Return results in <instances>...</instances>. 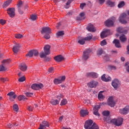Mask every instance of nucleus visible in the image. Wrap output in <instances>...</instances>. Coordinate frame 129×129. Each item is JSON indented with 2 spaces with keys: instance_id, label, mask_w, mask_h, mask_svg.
<instances>
[{
  "instance_id": "obj_1",
  "label": "nucleus",
  "mask_w": 129,
  "mask_h": 129,
  "mask_svg": "<svg viewBox=\"0 0 129 129\" xmlns=\"http://www.w3.org/2000/svg\"><path fill=\"white\" fill-rule=\"evenodd\" d=\"M41 33L42 35H43V37L46 40L50 39V34H51V29L49 27H45L42 28Z\"/></svg>"
},
{
  "instance_id": "obj_2",
  "label": "nucleus",
  "mask_w": 129,
  "mask_h": 129,
  "mask_svg": "<svg viewBox=\"0 0 129 129\" xmlns=\"http://www.w3.org/2000/svg\"><path fill=\"white\" fill-rule=\"evenodd\" d=\"M119 22L121 23V24H123L125 25V24H127L129 22V18L126 17V14L123 13L120 15L119 18Z\"/></svg>"
},
{
  "instance_id": "obj_3",
  "label": "nucleus",
  "mask_w": 129,
  "mask_h": 129,
  "mask_svg": "<svg viewBox=\"0 0 129 129\" xmlns=\"http://www.w3.org/2000/svg\"><path fill=\"white\" fill-rule=\"evenodd\" d=\"M50 45H45L44 47V51H42L40 53V58H46L47 57V55H49L50 54Z\"/></svg>"
},
{
  "instance_id": "obj_4",
  "label": "nucleus",
  "mask_w": 129,
  "mask_h": 129,
  "mask_svg": "<svg viewBox=\"0 0 129 129\" xmlns=\"http://www.w3.org/2000/svg\"><path fill=\"white\" fill-rule=\"evenodd\" d=\"M112 34V32L110 31V30L109 29H103L102 32L100 33V37L101 39H104V38H106L108 36H109V35H111Z\"/></svg>"
},
{
  "instance_id": "obj_5",
  "label": "nucleus",
  "mask_w": 129,
  "mask_h": 129,
  "mask_svg": "<svg viewBox=\"0 0 129 129\" xmlns=\"http://www.w3.org/2000/svg\"><path fill=\"white\" fill-rule=\"evenodd\" d=\"M123 121V119L122 118H118L117 119H112L111 120V122L112 123H114L115 125L117 126H119L122 124V122Z\"/></svg>"
},
{
  "instance_id": "obj_6",
  "label": "nucleus",
  "mask_w": 129,
  "mask_h": 129,
  "mask_svg": "<svg viewBox=\"0 0 129 129\" xmlns=\"http://www.w3.org/2000/svg\"><path fill=\"white\" fill-rule=\"evenodd\" d=\"M115 20V18H114V17H113L112 18H110L109 19L107 20L105 22V26H106V27H112V26L114 25Z\"/></svg>"
},
{
  "instance_id": "obj_7",
  "label": "nucleus",
  "mask_w": 129,
  "mask_h": 129,
  "mask_svg": "<svg viewBox=\"0 0 129 129\" xmlns=\"http://www.w3.org/2000/svg\"><path fill=\"white\" fill-rule=\"evenodd\" d=\"M7 13L10 18H14L16 16V10L15 8H10L7 9Z\"/></svg>"
},
{
  "instance_id": "obj_8",
  "label": "nucleus",
  "mask_w": 129,
  "mask_h": 129,
  "mask_svg": "<svg viewBox=\"0 0 129 129\" xmlns=\"http://www.w3.org/2000/svg\"><path fill=\"white\" fill-rule=\"evenodd\" d=\"M57 99H51L50 100V103L52 105H57V104H59L60 101L61 100V98H62V96L61 95H59L56 97Z\"/></svg>"
},
{
  "instance_id": "obj_9",
  "label": "nucleus",
  "mask_w": 129,
  "mask_h": 129,
  "mask_svg": "<svg viewBox=\"0 0 129 129\" xmlns=\"http://www.w3.org/2000/svg\"><path fill=\"white\" fill-rule=\"evenodd\" d=\"M90 53H91V50L90 49H87L84 51L82 56V60L83 61H86L89 58V54Z\"/></svg>"
},
{
  "instance_id": "obj_10",
  "label": "nucleus",
  "mask_w": 129,
  "mask_h": 129,
  "mask_svg": "<svg viewBox=\"0 0 129 129\" xmlns=\"http://www.w3.org/2000/svg\"><path fill=\"white\" fill-rule=\"evenodd\" d=\"M44 87V85L42 84H33L31 86L32 89L34 90H39V89H42Z\"/></svg>"
},
{
  "instance_id": "obj_11",
  "label": "nucleus",
  "mask_w": 129,
  "mask_h": 129,
  "mask_svg": "<svg viewBox=\"0 0 129 129\" xmlns=\"http://www.w3.org/2000/svg\"><path fill=\"white\" fill-rule=\"evenodd\" d=\"M39 54V52H38V50H33L30 51L26 55V56L27 58H30V57H33V55H34V56H38Z\"/></svg>"
},
{
  "instance_id": "obj_12",
  "label": "nucleus",
  "mask_w": 129,
  "mask_h": 129,
  "mask_svg": "<svg viewBox=\"0 0 129 129\" xmlns=\"http://www.w3.org/2000/svg\"><path fill=\"white\" fill-rule=\"evenodd\" d=\"M120 85V82L118 79H114L112 82V86L115 89H117L119 86Z\"/></svg>"
},
{
  "instance_id": "obj_13",
  "label": "nucleus",
  "mask_w": 129,
  "mask_h": 129,
  "mask_svg": "<svg viewBox=\"0 0 129 129\" xmlns=\"http://www.w3.org/2000/svg\"><path fill=\"white\" fill-rule=\"evenodd\" d=\"M93 121L92 120H87L85 123L84 126L86 129H91L93 125Z\"/></svg>"
},
{
  "instance_id": "obj_14",
  "label": "nucleus",
  "mask_w": 129,
  "mask_h": 129,
  "mask_svg": "<svg viewBox=\"0 0 129 129\" xmlns=\"http://www.w3.org/2000/svg\"><path fill=\"white\" fill-rule=\"evenodd\" d=\"M7 95L9 96V100L10 101H15V99L17 98V95L14 92H10Z\"/></svg>"
},
{
  "instance_id": "obj_15",
  "label": "nucleus",
  "mask_w": 129,
  "mask_h": 129,
  "mask_svg": "<svg viewBox=\"0 0 129 129\" xmlns=\"http://www.w3.org/2000/svg\"><path fill=\"white\" fill-rule=\"evenodd\" d=\"M119 112L121 114H127L129 112V106L127 105L124 108L119 109Z\"/></svg>"
},
{
  "instance_id": "obj_16",
  "label": "nucleus",
  "mask_w": 129,
  "mask_h": 129,
  "mask_svg": "<svg viewBox=\"0 0 129 129\" xmlns=\"http://www.w3.org/2000/svg\"><path fill=\"white\" fill-rule=\"evenodd\" d=\"M98 85V82L96 81H91L88 83V86L90 88H95Z\"/></svg>"
},
{
  "instance_id": "obj_17",
  "label": "nucleus",
  "mask_w": 129,
  "mask_h": 129,
  "mask_svg": "<svg viewBox=\"0 0 129 129\" xmlns=\"http://www.w3.org/2000/svg\"><path fill=\"white\" fill-rule=\"evenodd\" d=\"M20 48H21V44L19 43H16L13 48L14 53L17 54V53L20 51Z\"/></svg>"
},
{
  "instance_id": "obj_18",
  "label": "nucleus",
  "mask_w": 129,
  "mask_h": 129,
  "mask_svg": "<svg viewBox=\"0 0 129 129\" xmlns=\"http://www.w3.org/2000/svg\"><path fill=\"white\" fill-rule=\"evenodd\" d=\"M101 105H95L93 107V113L95 115H96L97 116H99L100 115L99 114V113H98V110H99V108H100Z\"/></svg>"
},
{
  "instance_id": "obj_19",
  "label": "nucleus",
  "mask_w": 129,
  "mask_h": 129,
  "mask_svg": "<svg viewBox=\"0 0 129 129\" xmlns=\"http://www.w3.org/2000/svg\"><path fill=\"white\" fill-rule=\"evenodd\" d=\"M49 122L47 121H43L41 124H40V126L38 129H46L47 127H49Z\"/></svg>"
},
{
  "instance_id": "obj_20",
  "label": "nucleus",
  "mask_w": 129,
  "mask_h": 129,
  "mask_svg": "<svg viewBox=\"0 0 129 129\" xmlns=\"http://www.w3.org/2000/svg\"><path fill=\"white\" fill-rule=\"evenodd\" d=\"M66 79V78L65 76L61 77L58 79H55L54 80V84H60V83H62V82H63V81H64Z\"/></svg>"
},
{
  "instance_id": "obj_21",
  "label": "nucleus",
  "mask_w": 129,
  "mask_h": 129,
  "mask_svg": "<svg viewBox=\"0 0 129 129\" xmlns=\"http://www.w3.org/2000/svg\"><path fill=\"white\" fill-rule=\"evenodd\" d=\"M108 104L111 107H113L115 105V102L113 100V97H110L108 99Z\"/></svg>"
},
{
  "instance_id": "obj_22",
  "label": "nucleus",
  "mask_w": 129,
  "mask_h": 129,
  "mask_svg": "<svg viewBox=\"0 0 129 129\" xmlns=\"http://www.w3.org/2000/svg\"><path fill=\"white\" fill-rule=\"evenodd\" d=\"M19 69H20L21 71L25 72V71H26L27 69H28V67L25 63H22L19 65Z\"/></svg>"
},
{
  "instance_id": "obj_23",
  "label": "nucleus",
  "mask_w": 129,
  "mask_h": 129,
  "mask_svg": "<svg viewBox=\"0 0 129 129\" xmlns=\"http://www.w3.org/2000/svg\"><path fill=\"white\" fill-rule=\"evenodd\" d=\"M87 76L88 77H92L93 78H97L98 75L96 73L90 72L87 74Z\"/></svg>"
},
{
  "instance_id": "obj_24",
  "label": "nucleus",
  "mask_w": 129,
  "mask_h": 129,
  "mask_svg": "<svg viewBox=\"0 0 129 129\" xmlns=\"http://www.w3.org/2000/svg\"><path fill=\"white\" fill-rule=\"evenodd\" d=\"M101 79L102 81H104L105 82H109V81H111V78H110L109 76L105 77V74H103L102 76Z\"/></svg>"
},
{
  "instance_id": "obj_25",
  "label": "nucleus",
  "mask_w": 129,
  "mask_h": 129,
  "mask_svg": "<svg viewBox=\"0 0 129 129\" xmlns=\"http://www.w3.org/2000/svg\"><path fill=\"white\" fill-rule=\"evenodd\" d=\"M116 31L118 33H120V34H126V33H127V31L124 30V28L121 27H118Z\"/></svg>"
},
{
  "instance_id": "obj_26",
  "label": "nucleus",
  "mask_w": 129,
  "mask_h": 129,
  "mask_svg": "<svg viewBox=\"0 0 129 129\" xmlns=\"http://www.w3.org/2000/svg\"><path fill=\"white\" fill-rule=\"evenodd\" d=\"M54 60L56 62H61V61L64 60V57L61 55H59L54 57Z\"/></svg>"
},
{
  "instance_id": "obj_27",
  "label": "nucleus",
  "mask_w": 129,
  "mask_h": 129,
  "mask_svg": "<svg viewBox=\"0 0 129 129\" xmlns=\"http://www.w3.org/2000/svg\"><path fill=\"white\" fill-rule=\"evenodd\" d=\"M85 19V13L84 12H82L80 14L79 16L77 17V20L78 21H81Z\"/></svg>"
},
{
  "instance_id": "obj_28",
  "label": "nucleus",
  "mask_w": 129,
  "mask_h": 129,
  "mask_svg": "<svg viewBox=\"0 0 129 129\" xmlns=\"http://www.w3.org/2000/svg\"><path fill=\"white\" fill-rule=\"evenodd\" d=\"M80 113H81V116H86V115H88V114L89 112L87 110H84V109H82L80 111Z\"/></svg>"
},
{
  "instance_id": "obj_29",
  "label": "nucleus",
  "mask_w": 129,
  "mask_h": 129,
  "mask_svg": "<svg viewBox=\"0 0 129 129\" xmlns=\"http://www.w3.org/2000/svg\"><path fill=\"white\" fill-rule=\"evenodd\" d=\"M113 44H114L116 48H121V45H120V43L119 42V40L114 39L113 41Z\"/></svg>"
},
{
  "instance_id": "obj_30",
  "label": "nucleus",
  "mask_w": 129,
  "mask_h": 129,
  "mask_svg": "<svg viewBox=\"0 0 129 129\" xmlns=\"http://www.w3.org/2000/svg\"><path fill=\"white\" fill-rule=\"evenodd\" d=\"M23 6V2L22 1H20L19 3L17 4V7L18 8V11L19 13L22 15L24 14V12L21 10V8H22Z\"/></svg>"
},
{
  "instance_id": "obj_31",
  "label": "nucleus",
  "mask_w": 129,
  "mask_h": 129,
  "mask_svg": "<svg viewBox=\"0 0 129 129\" xmlns=\"http://www.w3.org/2000/svg\"><path fill=\"white\" fill-rule=\"evenodd\" d=\"M87 30L89 31V32H95L96 31V29L94 28V26H93V25H89L87 27Z\"/></svg>"
},
{
  "instance_id": "obj_32",
  "label": "nucleus",
  "mask_w": 129,
  "mask_h": 129,
  "mask_svg": "<svg viewBox=\"0 0 129 129\" xmlns=\"http://www.w3.org/2000/svg\"><path fill=\"white\" fill-rule=\"evenodd\" d=\"M119 40L122 43H125V42H126V40H127V38H126V36H125V35H121L119 37Z\"/></svg>"
},
{
  "instance_id": "obj_33",
  "label": "nucleus",
  "mask_w": 129,
  "mask_h": 129,
  "mask_svg": "<svg viewBox=\"0 0 129 129\" xmlns=\"http://www.w3.org/2000/svg\"><path fill=\"white\" fill-rule=\"evenodd\" d=\"M103 92H104V91H101L99 92V93H98V98L99 100H102V99H104L105 97L103 95V94H102V93H103Z\"/></svg>"
},
{
  "instance_id": "obj_34",
  "label": "nucleus",
  "mask_w": 129,
  "mask_h": 129,
  "mask_svg": "<svg viewBox=\"0 0 129 129\" xmlns=\"http://www.w3.org/2000/svg\"><path fill=\"white\" fill-rule=\"evenodd\" d=\"M11 4H12V0H8L4 3L3 8H7V7H9Z\"/></svg>"
},
{
  "instance_id": "obj_35",
  "label": "nucleus",
  "mask_w": 129,
  "mask_h": 129,
  "mask_svg": "<svg viewBox=\"0 0 129 129\" xmlns=\"http://www.w3.org/2000/svg\"><path fill=\"white\" fill-rule=\"evenodd\" d=\"M107 5H108V6H109L111 8H113V7L115 6V2L110 1H108L107 2Z\"/></svg>"
},
{
  "instance_id": "obj_36",
  "label": "nucleus",
  "mask_w": 129,
  "mask_h": 129,
  "mask_svg": "<svg viewBox=\"0 0 129 129\" xmlns=\"http://www.w3.org/2000/svg\"><path fill=\"white\" fill-rule=\"evenodd\" d=\"M13 109L15 112H19V105L17 104H14L13 106Z\"/></svg>"
},
{
  "instance_id": "obj_37",
  "label": "nucleus",
  "mask_w": 129,
  "mask_h": 129,
  "mask_svg": "<svg viewBox=\"0 0 129 129\" xmlns=\"http://www.w3.org/2000/svg\"><path fill=\"white\" fill-rule=\"evenodd\" d=\"M30 19L31 21H36V20H37V19H38V17L37 16V15L33 14L30 16Z\"/></svg>"
},
{
  "instance_id": "obj_38",
  "label": "nucleus",
  "mask_w": 129,
  "mask_h": 129,
  "mask_svg": "<svg viewBox=\"0 0 129 129\" xmlns=\"http://www.w3.org/2000/svg\"><path fill=\"white\" fill-rule=\"evenodd\" d=\"M73 0H68V2L66 3V6H64L65 9H69L70 7V4L72 3Z\"/></svg>"
},
{
  "instance_id": "obj_39",
  "label": "nucleus",
  "mask_w": 129,
  "mask_h": 129,
  "mask_svg": "<svg viewBox=\"0 0 129 129\" xmlns=\"http://www.w3.org/2000/svg\"><path fill=\"white\" fill-rule=\"evenodd\" d=\"M68 103V101L66 100V99H63L61 100L60 105L61 106L62 105H66Z\"/></svg>"
},
{
  "instance_id": "obj_40",
  "label": "nucleus",
  "mask_w": 129,
  "mask_h": 129,
  "mask_svg": "<svg viewBox=\"0 0 129 129\" xmlns=\"http://www.w3.org/2000/svg\"><path fill=\"white\" fill-rule=\"evenodd\" d=\"M7 70H8V68L4 66V64L0 65V72L7 71Z\"/></svg>"
},
{
  "instance_id": "obj_41",
  "label": "nucleus",
  "mask_w": 129,
  "mask_h": 129,
  "mask_svg": "<svg viewBox=\"0 0 129 129\" xmlns=\"http://www.w3.org/2000/svg\"><path fill=\"white\" fill-rule=\"evenodd\" d=\"M56 35L57 38L58 37H61V36H63V35H64V31H59L56 33Z\"/></svg>"
},
{
  "instance_id": "obj_42",
  "label": "nucleus",
  "mask_w": 129,
  "mask_h": 129,
  "mask_svg": "<svg viewBox=\"0 0 129 129\" xmlns=\"http://www.w3.org/2000/svg\"><path fill=\"white\" fill-rule=\"evenodd\" d=\"M93 37V36H92V34H90L89 35V36H88L85 38V41H89V40H91V39H92Z\"/></svg>"
},
{
  "instance_id": "obj_43",
  "label": "nucleus",
  "mask_w": 129,
  "mask_h": 129,
  "mask_svg": "<svg viewBox=\"0 0 129 129\" xmlns=\"http://www.w3.org/2000/svg\"><path fill=\"white\" fill-rule=\"evenodd\" d=\"M0 80L2 82H3V83H5V82H7V81H9V78H0Z\"/></svg>"
},
{
  "instance_id": "obj_44",
  "label": "nucleus",
  "mask_w": 129,
  "mask_h": 129,
  "mask_svg": "<svg viewBox=\"0 0 129 129\" xmlns=\"http://www.w3.org/2000/svg\"><path fill=\"white\" fill-rule=\"evenodd\" d=\"M18 99L19 101L25 100V99H26V97L24 95H20L18 97Z\"/></svg>"
},
{
  "instance_id": "obj_45",
  "label": "nucleus",
  "mask_w": 129,
  "mask_h": 129,
  "mask_svg": "<svg viewBox=\"0 0 129 129\" xmlns=\"http://www.w3.org/2000/svg\"><path fill=\"white\" fill-rule=\"evenodd\" d=\"M124 5H125L124 2L122 1L120 3H119V4L118 5V8L119 9H120L122 8V7H124Z\"/></svg>"
},
{
  "instance_id": "obj_46",
  "label": "nucleus",
  "mask_w": 129,
  "mask_h": 129,
  "mask_svg": "<svg viewBox=\"0 0 129 129\" xmlns=\"http://www.w3.org/2000/svg\"><path fill=\"white\" fill-rule=\"evenodd\" d=\"M15 37L16 39H22L23 38V35L21 34H15Z\"/></svg>"
},
{
  "instance_id": "obj_47",
  "label": "nucleus",
  "mask_w": 129,
  "mask_h": 129,
  "mask_svg": "<svg viewBox=\"0 0 129 129\" xmlns=\"http://www.w3.org/2000/svg\"><path fill=\"white\" fill-rule=\"evenodd\" d=\"M78 43L81 45H84L85 44V39H82L79 40Z\"/></svg>"
},
{
  "instance_id": "obj_48",
  "label": "nucleus",
  "mask_w": 129,
  "mask_h": 129,
  "mask_svg": "<svg viewBox=\"0 0 129 129\" xmlns=\"http://www.w3.org/2000/svg\"><path fill=\"white\" fill-rule=\"evenodd\" d=\"M3 65H6V64H9L10 63V59H4L2 61Z\"/></svg>"
},
{
  "instance_id": "obj_49",
  "label": "nucleus",
  "mask_w": 129,
  "mask_h": 129,
  "mask_svg": "<svg viewBox=\"0 0 129 129\" xmlns=\"http://www.w3.org/2000/svg\"><path fill=\"white\" fill-rule=\"evenodd\" d=\"M102 53H103V50H102V48H99L97 51V55L99 56L100 55H101Z\"/></svg>"
},
{
  "instance_id": "obj_50",
  "label": "nucleus",
  "mask_w": 129,
  "mask_h": 129,
  "mask_svg": "<svg viewBox=\"0 0 129 129\" xmlns=\"http://www.w3.org/2000/svg\"><path fill=\"white\" fill-rule=\"evenodd\" d=\"M102 114L104 116H108L109 115V112L108 111H104L103 112Z\"/></svg>"
},
{
  "instance_id": "obj_51",
  "label": "nucleus",
  "mask_w": 129,
  "mask_h": 129,
  "mask_svg": "<svg viewBox=\"0 0 129 129\" xmlns=\"http://www.w3.org/2000/svg\"><path fill=\"white\" fill-rule=\"evenodd\" d=\"M26 80V78L24 76L21 77L19 79L18 81L19 82H24Z\"/></svg>"
},
{
  "instance_id": "obj_52",
  "label": "nucleus",
  "mask_w": 129,
  "mask_h": 129,
  "mask_svg": "<svg viewBox=\"0 0 129 129\" xmlns=\"http://www.w3.org/2000/svg\"><path fill=\"white\" fill-rule=\"evenodd\" d=\"M129 62H127L125 64V67H126V70L129 73Z\"/></svg>"
},
{
  "instance_id": "obj_53",
  "label": "nucleus",
  "mask_w": 129,
  "mask_h": 129,
  "mask_svg": "<svg viewBox=\"0 0 129 129\" xmlns=\"http://www.w3.org/2000/svg\"><path fill=\"white\" fill-rule=\"evenodd\" d=\"M7 23V21L6 20H4L3 19H0V24L4 26Z\"/></svg>"
},
{
  "instance_id": "obj_54",
  "label": "nucleus",
  "mask_w": 129,
  "mask_h": 129,
  "mask_svg": "<svg viewBox=\"0 0 129 129\" xmlns=\"http://www.w3.org/2000/svg\"><path fill=\"white\" fill-rule=\"evenodd\" d=\"M100 44H101V45L102 46H105V45H106L107 44L106 41L105 40H103L101 42Z\"/></svg>"
},
{
  "instance_id": "obj_55",
  "label": "nucleus",
  "mask_w": 129,
  "mask_h": 129,
  "mask_svg": "<svg viewBox=\"0 0 129 129\" xmlns=\"http://www.w3.org/2000/svg\"><path fill=\"white\" fill-rule=\"evenodd\" d=\"M27 109L29 111H33L34 108H33V106H28L27 107Z\"/></svg>"
},
{
  "instance_id": "obj_56",
  "label": "nucleus",
  "mask_w": 129,
  "mask_h": 129,
  "mask_svg": "<svg viewBox=\"0 0 129 129\" xmlns=\"http://www.w3.org/2000/svg\"><path fill=\"white\" fill-rule=\"evenodd\" d=\"M54 71V68L53 67H50L49 69H48V72L49 73H53V72Z\"/></svg>"
},
{
  "instance_id": "obj_57",
  "label": "nucleus",
  "mask_w": 129,
  "mask_h": 129,
  "mask_svg": "<svg viewBox=\"0 0 129 129\" xmlns=\"http://www.w3.org/2000/svg\"><path fill=\"white\" fill-rule=\"evenodd\" d=\"M33 93H30V92H27L26 93V95L27 97H30V96H32V95H33Z\"/></svg>"
},
{
  "instance_id": "obj_58",
  "label": "nucleus",
  "mask_w": 129,
  "mask_h": 129,
  "mask_svg": "<svg viewBox=\"0 0 129 129\" xmlns=\"http://www.w3.org/2000/svg\"><path fill=\"white\" fill-rule=\"evenodd\" d=\"M100 5H103L105 2V0H98Z\"/></svg>"
},
{
  "instance_id": "obj_59",
  "label": "nucleus",
  "mask_w": 129,
  "mask_h": 129,
  "mask_svg": "<svg viewBox=\"0 0 129 129\" xmlns=\"http://www.w3.org/2000/svg\"><path fill=\"white\" fill-rule=\"evenodd\" d=\"M109 68L110 69H111L112 70H115V69H116V68L113 66H110Z\"/></svg>"
},
{
  "instance_id": "obj_60",
  "label": "nucleus",
  "mask_w": 129,
  "mask_h": 129,
  "mask_svg": "<svg viewBox=\"0 0 129 129\" xmlns=\"http://www.w3.org/2000/svg\"><path fill=\"white\" fill-rule=\"evenodd\" d=\"M63 117H64L63 116H61L60 117H59L58 122H61V121H62V120H63Z\"/></svg>"
},
{
  "instance_id": "obj_61",
  "label": "nucleus",
  "mask_w": 129,
  "mask_h": 129,
  "mask_svg": "<svg viewBox=\"0 0 129 129\" xmlns=\"http://www.w3.org/2000/svg\"><path fill=\"white\" fill-rule=\"evenodd\" d=\"M85 4H81L80 5V8L82 9V10H83V8H84V6H85Z\"/></svg>"
},
{
  "instance_id": "obj_62",
  "label": "nucleus",
  "mask_w": 129,
  "mask_h": 129,
  "mask_svg": "<svg viewBox=\"0 0 129 129\" xmlns=\"http://www.w3.org/2000/svg\"><path fill=\"white\" fill-rule=\"evenodd\" d=\"M7 126H8V127H9V128L13 127V124H12V123H11L8 124Z\"/></svg>"
},
{
  "instance_id": "obj_63",
  "label": "nucleus",
  "mask_w": 129,
  "mask_h": 129,
  "mask_svg": "<svg viewBox=\"0 0 129 129\" xmlns=\"http://www.w3.org/2000/svg\"><path fill=\"white\" fill-rule=\"evenodd\" d=\"M61 129H71L69 127H62Z\"/></svg>"
},
{
  "instance_id": "obj_64",
  "label": "nucleus",
  "mask_w": 129,
  "mask_h": 129,
  "mask_svg": "<svg viewBox=\"0 0 129 129\" xmlns=\"http://www.w3.org/2000/svg\"><path fill=\"white\" fill-rule=\"evenodd\" d=\"M124 60H125L124 57H121V60H122V62H123V61H124Z\"/></svg>"
}]
</instances>
